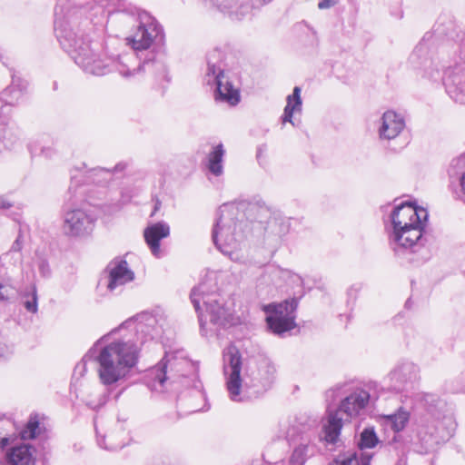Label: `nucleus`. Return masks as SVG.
Wrapping results in <instances>:
<instances>
[{"instance_id":"27","label":"nucleus","mask_w":465,"mask_h":465,"mask_svg":"<svg viewBox=\"0 0 465 465\" xmlns=\"http://www.w3.org/2000/svg\"><path fill=\"white\" fill-rule=\"evenodd\" d=\"M409 412L403 411L402 408H400L396 413L381 416L384 424L390 426L395 432L401 431L405 428L409 421Z\"/></svg>"},{"instance_id":"47","label":"nucleus","mask_w":465,"mask_h":465,"mask_svg":"<svg viewBox=\"0 0 465 465\" xmlns=\"http://www.w3.org/2000/svg\"><path fill=\"white\" fill-rule=\"evenodd\" d=\"M454 163H455L456 166L464 165L465 164V156H461V157L458 158L457 160L454 161Z\"/></svg>"},{"instance_id":"2","label":"nucleus","mask_w":465,"mask_h":465,"mask_svg":"<svg viewBox=\"0 0 465 465\" xmlns=\"http://www.w3.org/2000/svg\"><path fill=\"white\" fill-rule=\"evenodd\" d=\"M54 14L58 17V7H55ZM54 25L56 36L62 48L87 74L104 75L114 68L122 76L128 78L144 71L145 67L153 65L151 60H144L134 67L137 57L133 54L120 55L117 59L109 57L102 59L80 30H74L68 24L60 23L58 18H55Z\"/></svg>"},{"instance_id":"48","label":"nucleus","mask_w":465,"mask_h":465,"mask_svg":"<svg viewBox=\"0 0 465 465\" xmlns=\"http://www.w3.org/2000/svg\"><path fill=\"white\" fill-rule=\"evenodd\" d=\"M5 131H6L5 125L4 124L2 120L0 119V138L4 135Z\"/></svg>"},{"instance_id":"53","label":"nucleus","mask_w":465,"mask_h":465,"mask_svg":"<svg viewBox=\"0 0 465 465\" xmlns=\"http://www.w3.org/2000/svg\"><path fill=\"white\" fill-rule=\"evenodd\" d=\"M179 401H181V404H183V399L180 398Z\"/></svg>"},{"instance_id":"31","label":"nucleus","mask_w":465,"mask_h":465,"mask_svg":"<svg viewBox=\"0 0 465 465\" xmlns=\"http://www.w3.org/2000/svg\"><path fill=\"white\" fill-rule=\"evenodd\" d=\"M37 292L35 285L30 287L27 292L22 296V303L28 312L36 313L38 310L37 305Z\"/></svg>"},{"instance_id":"36","label":"nucleus","mask_w":465,"mask_h":465,"mask_svg":"<svg viewBox=\"0 0 465 465\" xmlns=\"http://www.w3.org/2000/svg\"><path fill=\"white\" fill-rule=\"evenodd\" d=\"M13 294V289L8 285L0 284V300H8Z\"/></svg>"},{"instance_id":"39","label":"nucleus","mask_w":465,"mask_h":465,"mask_svg":"<svg viewBox=\"0 0 465 465\" xmlns=\"http://www.w3.org/2000/svg\"><path fill=\"white\" fill-rule=\"evenodd\" d=\"M200 410H201V408L198 405L193 404V403H190L187 406L186 410H184V412L185 413H193V412H196V411H198Z\"/></svg>"},{"instance_id":"32","label":"nucleus","mask_w":465,"mask_h":465,"mask_svg":"<svg viewBox=\"0 0 465 465\" xmlns=\"http://www.w3.org/2000/svg\"><path fill=\"white\" fill-rule=\"evenodd\" d=\"M97 442L99 446L103 449L108 450H117L119 449H122L125 443H126V437L124 439L115 441L114 439V435L111 433L108 436H98L97 437Z\"/></svg>"},{"instance_id":"26","label":"nucleus","mask_w":465,"mask_h":465,"mask_svg":"<svg viewBox=\"0 0 465 465\" xmlns=\"http://www.w3.org/2000/svg\"><path fill=\"white\" fill-rule=\"evenodd\" d=\"M372 453L362 452L361 457L357 452H348L339 456L331 465H370Z\"/></svg>"},{"instance_id":"12","label":"nucleus","mask_w":465,"mask_h":465,"mask_svg":"<svg viewBox=\"0 0 465 465\" xmlns=\"http://www.w3.org/2000/svg\"><path fill=\"white\" fill-rule=\"evenodd\" d=\"M428 212L411 203H401L394 208L391 214L392 232L402 231L407 227L425 223Z\"/></svg>"},{"instance_id":"14","label":"nucleus","mask_w":465,"mask_h":465,"mask_svg":"<svg viewBox=\"0 0 465 465\" xmlns=\"http://www.w3.org/2000/svg\"><path fill=\"white\" fill-rule=\"evenodd\" d=\"M418 371V367L412 362H401L386 376L385 382L390 390L402 391L417 380Z\"/></svg>"},{"instance_id":"45","label":"nucleus","mask_w":465,"mask_h":465,"mask_svg":"<svg viewBox=\"0 0 465 465\" xmlns=\"http://www.w3.org/2000/svg\"><path fill=\"white\" fill-rule=\"evenodd\" d=\"M460 185L463 194L465 195V172L462 173L461 177L460 178Z\"/></svg>"},{"instance_id":"33","label":"nucleus","mask_w":465,"mask_h":465,"mask_svg":"<svg viewBox=\"0 0 465 465\" xmlns=\"http://www.w3.org/2000/svg\"><path fill=\"white\" fill-rule=\"evenodd\" d=\"M378 442L377 436L372 429H365L361 434V440L359 442V447L361 449V452L358 455L361 457V453H362L363 449L365 448H372Z\"/></svg>"},{"instance_id":"13","label":"nucleus","mask_w":465,"mask_h":465,"mask_svg":"<svg viewBox=\"0 0 465 465\" xmlns=\"http://www.w3.org/2000/svg\"><path fill=\"white\" fill-rule=\"evenodd\" d=\"M272 0H210L211 5L232 21H241L252 14V9Z\"/></svg>"},{"instance_id":"1","label":"nucleus","mask_w":465,"mask_h":465,"mask_svg":"<svg viewBox=\"0 0 465 465\" xmlns=\"http://www.w3.org/2000/svg\"><path fill=\"white\" fill-rule=\"evenodd\" d=\"M159 334L156 317L142 312L94 343L91 351L95 352L98 379L107 392L99 395L97 400H86L89 408L95 410L107 402L109 391L129 378L136 367L141 350L139 342L142 344Z\"/></svg>"},{"instance_id":"9","label":"nucleus","mask_w":465,"mask_h":465,"mask_svg":"<svg viewBox=\"0 0 465 465\" xmlns=\"http://www.w3.org/2000/svg\"><path fill=\"white\" fill-rule=\"evenodd\" d=\"M94 226V218L81 208L64 206L63 233L69 237H84L92 232Z\"/></svg>"},{"instance_id":"29","label":"nucleus","mask_w":465,"mask_h":465,"mask_svg":"<svg viewBox=\"0 0 465 465\" xmlns=\"http://www.w3.org/2000/svg\"><path fill=\"white\" fill-rule=\"evenodd\" d=\"M276 372L275 366L268 360H263L259 367V382L263 388L271 384Z\"/></svg>"},{"instance_id":"49","label":"nucleus","mask_w":465,"mask_h":465,"mask_svg":"<svg viewBox=\"0 0 465 465\" xmlns=\"http://www.w3.org/2000/svg\"><path fill=\"white\" fill-rule=\"evenodd\" d=\"M407 464V461H406V459L405 457H401L398 460V462L396 463V465H406Z\"/></svg>"},{"instance_id":"44","label":"nucleus","mask_w":465,"mask_h":465,"mask_svg":"<svg viewBox=\"0 0 465 465\" xmlns=\"http://www.w3.org/2000/svg\"><path fill=\"white\" fill-rule=\"evenodd\" d=\"M10 443V439L7 437H4L0 440V449H4L8 446Z\"/></svg>"},{"instance_id":"16","label":"nucleus","mask_w":465,"mask_h":465,"mask_svg":"<svg viewBox=\"0 0 465 465\" xmlns=\"http://www.w3.org/2000/svg\"><path fill=\"white\" fill-rule=\"evenodd\" d=\"M405 127L404 117L393 110L384 112L377 123V132L381 141L396 139Z\"/></svg>"},{"instance_id":"34","label":"nucleus","mask_w":465,"mask_h":465,"mask_svg":"<svg viewBox=\"0 0 465 465\" xmlns=\"http://www.w3.org/2000/svg\"><path fill=\"white\" fill-rule=\"evenodd\" d=\"M39 420L37 415L31 416L25 429L21 432L23 439H35L40 434Z\"/></svg>"},{"instance_id":"23","label":"nucleus","mask_w":465,"mask_h":465,"mask_svg":"<svg viewBox=\"0 0 465 465\" xmlns=\"http://www.w3.org/2000/svg\"><path fill=\"white\" fill-rule=\"evenodd\" d=\"M302 89L299 86H295L293 88L292 94H290L286 98V106L283 110L282 114V123H291L294 124L292 122V117L294 113H301L302 107V101L301 98Z\"/></svg>"},{"instance_id":"25","label":"nucleus","mask_w":465,"mask_h":465,"mask_svg":"<svg viewBox=\"0 0 465 465\" xmlns=\"http://www.w3.org/2000/svg\"><path fill=\"white\" fill-rule=\"evenodd\" d=\"M6 457L12 465H29L32 460V452L29 446L21 444L11 448Z\"/></svg>"},{"instance_id":"19","label":"nucleus","mask_w":465,"mask_h":465,"mask_svg":"<svg viewBox=\"0 0 465 465\" xmlns=\"http://www.w3.org/2000/svg\"><path fill=\"white\" fill-rule=\"evenodd\" d=\"M169 380H171L170 383L173 385L181 382L184 386H188L193 381V379L184 374H181L177 377L176 374L167 376L166 365H158L153 368L149 372L148 386L152 391L163 392Z\"/></svg>"},{"instance_id":"15","label":"nucleus","mask_w":465,"mask_h":465,"mask_svg":"<svg viewBox=\"0 0 465 465\" xmlns=\"http://www.w3.org/2000/svg\"><path fill=\"white\" fill-rule=\"evenodd\" d=\"M444 85L452 100L465 104V62L456 64L446 70Z\"/></svg>"},{"instance_id":"52","label":"nucleus","mask_w":465,"mask_h":465,"mask_svg":"<svg viewBox=\"0 0 465 465\" xmlns=\"http://www.w3.org/2000/svg\"><path fill=\"white\" fill-rule=\"evenodd\" d=\"M444 420H447V421H451V419L450 418H446L444 417Z\"/></svg>"},{"instance_id":"40","label":"nucleus","mask_w":465,"mask_h":465,"mask_svg":"<svg viewBox=\"0 0 465 465\" xmlns=\"http://www.w3.org/2000/svg\"><path fill=\"white\" fill-rule=\"evenodd\" d=\"M15 88H14V91L12 93H8L6 95H4L2 94L3 99L5 101L6 104H14L15 103H10L9 100L12 96L15 95Z\"/></svg>"},{"instance_id":"20","label":"nucleus","mask_w":465,"mask_h":465,"mask_svg":"<svg viewBox=\"0 0 465 465\" xmlns=\"http://www.w3.org/2000/svg\"><path fill=\"white\" fill-rule=\"evenodd\" d=\"M450 432L444 433L438 427L433 431L429 427H421L418 431V442L415 443V451L420 454H427L432 451L440 440L450 437Z\"/></svg>"},{"instance_id":"37","label":"nucleus","mask_w":465,"mask_h":465,"mask_svg":"<svg viewBox=\"0 0 465 465\" xmlns=\"http://www.w3.org/2000/svg\"><path fill=\"white\" fill-rule=\"evenodd\" d=\"M340 0H321L318 3L319 9H329L339 3Z\"/></svg>"},{"instance_id":"35","label":"nucleus","mask_w":465,"mask_h":465,"mask_svg":"<svg viewBox=\"0 0 465 465\" xmlns=\"http://www.w3.org/2000/svg\"><path fill=\"white\" fill-rule=\"evenodd\" d=\"M23 246H24L23 228L20 225L19 230H18V235H17L16 239L15 240V242H13V244L9 250V252L6 253V255H8L9 253H13V252L20 253V252L23 249Z\"/></svg>"},{"instance_id":"41","label":"nucleus","mask_w":465,"mask_h":465,"mask_svg":"<svg viewBox=\"0 0 465 465\" xmlns=\"http://www.w3.org/2000/svg\"><path fill=\"white\" fill-rule=\"evenodd\" d=\"M94 172L95 173V175H98V174H106V175H110L111 174V171L108 170V169H104V168H96V169H94Z\"/></svg>"},{"instance_id":"38","label":"nucleus","mask_w":465,"mask_h":465,"mask_svg":"<svg viewBox=\"0 0 465 465\" xmlns=\"http://www.w3.org/2000/svg\"><path fill=\"white\" fill-rule=\"evenodd\" d=\"M13 204L3 195H0V209H8Z\"/></svg>"},{"instance_id":"50","label":"nucleus","mask_w":465,"mask_h":465,"mask_svg":"<svg viewBox=\"0 0 465 465\" xmlns=\"http://www.w3.org/2000/svg\"><path fill=\"white\" fill-rule=\"evenodd\" d=\"M47 264L45 262H42L41 265H40V270L41 272L45 274V271H47Z\"/></svg>"},{"instance_id":"28","label":"nucleus","mask_w":465,"mask_h":465,"mask_svg":"<svg viewBox=\"0 0 465 465\" xmlns=\"http://www.w3.org/2000/svg\"><path fill=\"white\" fill-rule=\"evenodd\" d=\"M423 401L428 411L439 420L445 407V402L432 393H425L423 395Z\"/></svg>"},{"instance_id":"17","label":"nucleus","mask_w":465,"mask_h":465,"mask_svg":"<svg viewBox=\"0 0 465 465\" xmlns=\"http://www.w3.org/2000/svg\"><path fill=\"white\" fill-rule=\"evenodd\" d=\"M108 272L107 289L111 292H115L134 279V272L128 263L123 259H114L107 265Z\"/></svg>"},{"instance_id":"3","label":"nucleus","mask_w":465,"mask_h":465,"mask_svg":"<svg viewBox=\"0 0 465 465\" xmlns=\"http://www.w3.org/2000/svg\"><path fill=\"white\" fill-rule=\"evenodd\" d=\"M382 389L376 381H369L361 386L351 384L338 385L327 391V398L340 399L334 411L329 410L327 423L323 426L324 439L335 443L340 436L343 421H349L361 414L371 401H376Z\"/></svg>"},{"instance_id":"11","label":"nucleus","mask_w":465,"mask_h":465,"mask_svg":"<svg viewBox=\"0 0 465 465\" xmlns=\"http://www.w3.org/2000/svg\"><path fill=\"white\" fill-rule=\"evenodd\" d=\"M223 371L231 400L240 401L242 379L241 377L242 357L235 347H229L223 353Z\"/></svg>"},{"instance_id":"21","label":"nucleus","mask_w":465,"mask_h":465,"mask_svg":"<svg viewBox=\"0 0 465 465\" xmlns=\"http://www.w3.org/2000/svg\"><path fill=\"white\" fill-rule=\"evenodd\" d=\"M169 234L170 227L166 223L163 222L153 223L145 228L143 232L144 240L153 255L156 258H160L162 256L160 241L168 237Z\"/></svg>"},{"instance_id":"4","label":"nucleus","mask_w":465,"mask_h":465,"mask_svg":"<svg viewBox=\"0 0 465 465\" xmlns=\"http://www.w3.org/2000/svg\"><path fill=\"white\" fill-rule=\"evenodd\" d=\"M191 301L198 312L201 331L207 332L208 323L215 330L230 323L231 313L223 298L217 292L216 283L208 278L191 292Z\"/></svg>"},{"instance_id":"5","label":"nucleus","mask_w":465,"mask_h":465,"mask_svg":"<svg viewBox=\"0 0 465 465\" xmlns=\"http://www.w3.org/2000/svg\"><path fill=\"white\" fill-rule=\"evenodd\" d=\"M245 202L223 203L218 210V217L213 229L212 238L215 246L223 253H231L244 235L242 220Z\"/></svg>"},{"instance_id":"43","label":"nucleus","mask_w":465,"mask_h":465,"mask_svg":"<svg viewBox=\"0 0 465 465\" xmlns=\"http://www.w3.org/2000/svg\"><path fill=\"white\" fill-rule=\"evenodd\" d=\"M126 168V163H119L116 164L114 168V173L123 172Z\"/></svg>"},{"instance_id":"10","label":"nucleus","mask_w":465,"mask_h":465,"mask_svg":"<svg viewBox=\"0 0 465 465\" xmlns=\"http://www.w3.org/2000/svg\"><path fill=\"white\" fill-rule=\"evenodd\" d=\"M424 224L420 223L390 233V246L396 256L402 257L407 253L415 252L423 245L422 231Z\"/></svg>"},{"instance_id":"46","label":"nucleus","mask_w":465,"mask_h":465,"mask_svg":"<svg viewBox=\"0 0 465 465\" xmlns=\"http://www.w3.org/2000/svg\"><path fill=\"white\" fill-rule=\"evenodd\" d=\"M176 366L178 367V370L180 371V370H182L184 366H186V367H191V364H190L188 361H182L178 362V363L176 364Z\"/></svg>"},{"instance_id":"51","label":"nucleus","mask_w":465,"mask_h":465,"mask_svg":"<svg viewBox=\"0 0 465 465\" xmlns=\"http://www.w3.org/2000/svg\"><path fill=\"white\" fill-rule=\"evenodd\" d=\"M42 153H43L45 156H47V157H49V156H51V155H52V153H52V150H51V149H46V150H45V149H43V150H42Z\"/></svg>"},{"instance_id":"30","label":"nucleus","mask_w":465,"mask_h":465,"mask_svg":"<svg viewBox=\"0 0 465 465\" xmlns=\"http://www.w3.org/2000/svg\"><path fill=\"white\" fill-rule=\"evenodd\" d=\"M27 87L26 82L20 79L19 77L13 76L11 84L5 88L3 92L4 95H6L8 93H12L14 88H15V95L12 96L9 100L10 103H17L22 97L24 92Z\"/></svg>"},{"instance_id":"7","label":"nucleus","mask_w":465,"mask_h":465,"mask_svg":"<svg viewBox=\"0 0 465 465\" xmlns=\"http://www.w3.org/2000/svg\"><path fill=\"white\" fill-rule=\"evenodd\" d=\"M298 300H286L280 303H270L263 307L269 329L275 334H282L295 328V311Z\"/></svg>"},{"instance_id":"42","label":"nucleus","mask_w":465,"mask_h":465,"mask_svg":"<svg viewBox=\"0 0 465 465\" xmlns=\"http://www.w3.org/2000/svg\"><path fill=\"white\" fill-rule=\"evenodd\" d=\"M190 396L193 398L194 400L199 399L201 400L203 398V394L200 390H194L190 393Z\"/></svg>"},{"instance_id":"24","label":"nucleus","mask_w":465,"mask_h":465,"mask_svg":"<svg viewBox=\"0 0 465 465\" xmlns=\"http://www.w3.org/2000/svg\"><path fill=\"white\" fill-rule=\"evenodd\" d=\"M225 151L222 143L213 147L206 159V167L214 176H221L223 173V156Z\"/></svg>"},{"instance_id":"22","label":"nucleus","mask_w":465,"mask_h":465,"mask_svg":"<svg viewBox=\"0 0 465 465\" xmlns=\"http://www.w3.org/2000/svg\"><path fill=\"white\" fill-rule=\"evenodd\" d=\"M294 444V449L291 456L290 461L292 465H303L306 460L314 453V445L307 436H301L299 442L296 443L294 439L291 440Z\"/></svg>"},{"instance_id":"6","label":"nucleus","mask_w":465,"mask_h":465,"mask_svg":"<svg viewBox=\"0 0 465 465\" xmlns=\"http://www.w3.org/2000/svg\"><path fill=\"white\" fill-rule=\"evenodd\" d=\"M222 58L223 54L218 49H214L207 54L205 81L209 85H215L214 97L216 101L236 105L240 102V93L222 68Z\"/></svg>"},{"instance_id":"8","label":"nucleus","mask_w":465,"mask_h":465,"mask_svg":"<svg viewBox=\"0 0 465 465\" xmlns=\"http://www.w3.org/2000/svg\"><path fill=\"white\" fill-rule=\"evenodd\" d=\"M157 38H163V28L148 13L139 14V25L127 43L135 51L147 50Z\"/></svg>"},{"instance_id":"18","label":"nucleus","mask_w":465,"mask_h":465,"mask_svg":"<svg viewBox=\"0 0 465 465\" xmlns=\"http://www.w3.org/2000/svg\"><path fill=\"white\" fill-rule=\"evenodd\" d=\"M410 62L415 69L423 72V75L429 79H437L440 77V69L438 64L434 62L429 54V50L424 44H419L410 56Z\"/></svg>"}]
</instances>
